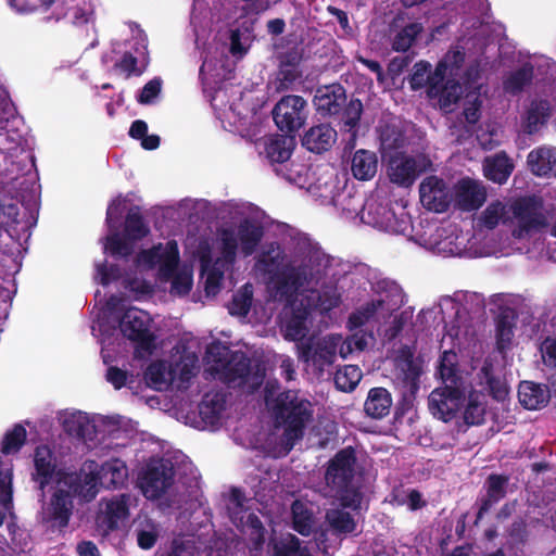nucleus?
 Instances as JSON below:
<instances>
[{
  "instance_id": "f257e3e1",
  "label": "nucleus",
  "mask_w": 556,
  "mask_h": 556,
  "mask_svg": "<svg viewBox=\"0 0 556 556\" xmlns=\"http://www.w3.org/2000/svg\"><path fill=\"white\" fill-rule=\"evenodd\" d=\"M455 358L453 352L445 351L441 355L439 372L444 387L434 389L428 397L430 413L444 422L456 417L466 400V381L459 374Z\"/></svg>"
},
{
  "instance_id": "f03ea898",
  "label": "nucleus",
  "mask_w": 556,
  "mask_h": 556,
  "mask_svg": "<svg viewBox=\"0 0 556 556\" xmlns=\"http://www.w3.org/2000/svg\"><path fill=\"white\" fill-rule=\"evenodd\" d=\"M276 420L285 426L282 439L288 452L304 434L306 424L313 417L312 404L299 396V392L287 390L277 394L271 405Z\"/></svg>"
},
{
  "instance_id": "7ed1b4c3",
  "label": "nucleus",
  "mask_w": 556,
  "mask_h": 556,
  "mask_svg": "<svg viewBox=\"0 0 556 556\" xmlns=\"http://www.w3.org/2000/svg\"><path fill=\"white\" fill-rule=\"evenodd\" d=\"M313 102L318 114L338 117L348 131L355 132L362 117L363 103L357 98L348 101L346 90L341 84L319 86Z\"/></svg>"
},
{
  "instance_id": "20e7f679",
  "label": "nucleus",
  "mask_w": 556,
  "mask_h": 556,
  "mask_svg": "<svg viewBox=\"0 0 556 556\" xmlns=\"http://www.w3.org/2000/svg\"><path fill=\"white\" fill-rule=\"evenodd\" d=\"M510 210L517 219V227L513 230L515 238L521 239L548 226L541 197L532 194L518 198L511 203Z\"/></svg>"
},
{
  "instance_id": "39448f33",
  "label": "nucleus",
  "mask_w": 556,
  "mask_h": 556,
  "mask_svg": "<svg viewBox=\"0 0 556 556\" xmlns=\"http://www.w3.org/2000/svg\"><path fill=\"white\" fill-rule=\"evenodd\" d=\"M430 165V160L424 155L415 157L405 152H396L388 161L387 175L392 184L408 188Z\"/></svg>"
},
{
  "instance_id": "423d86ee",
  "label": "nucleus",
  "mask_w": 556,
  "mask_h": 556,
  "mask_svg": "<svg viewBox=\"0 0 556 556\" xmlns=\"http://www.w3.org/2000/svg\"><path fill=\"white\" fill-rule=\"evenodd\" d=\"M273 118L276 126L286 134L296 132L308 116L306 100L296 94L282 97L273 109Z\"/></svg>"
},
{
  "instance_id": "0eeeda50",
  "label": "nucleus",
  "mask_w": 556,
  "mask_h": 556,
  "mask_svg": "<svg viewBox=\"0 0 556 556\" xmlns=\"http://www.w3.org/2000/svg\"><path fill=\"white\" fill-rule=\"evenodd\" d=\"M175 477L174 466L168 459L150 462L139 479L142 494L149 500H159L173 485Z\"/></svg>"
},
{
  "instance_id": "6e6552de",
  "label": "nucleus",
  "mask_w": 556,
  "mask_h": 556,
  "mask_svg": "<svg viewBox=\"0 0 556 556\" xmlns=\"http://www.w3.org/2000/svg\"><path fill=\"white\" fill-rule=\"evenodd\" d=\"M150 318L147 313L137 308H128L122 316L119 329L132 342L137 350L152 353L155 348V334L149 328Z\"/></svg>"
},
{
  "instance_id": "1a4fd4ad",
  "label": "nucleus",
  "mask_w": 556,
  "mask_h": 556,
  "mask_svg": "<svg viewBox=\"0 0 556 556\" xmlns=\"http://www.w3.org/2000/svg\"><path fill=\"white\" fill-rule=\"evenodd\" d=\"M355 447L349 445L339 450L327 463L325 481L328 488L349 486L356 473Z\"/></svg>"
},
{
  "instance_id": "9d476101",
  "label": "nucleus",
  "mask_w": 556,
  "mask_h": 556,
  "mask_svg": "<svg viewBox=\"0 0 556 556\" xmlns=\"http://www.w3.org/2000/svg\"><path fill=\"white\" fill-rule=\"evenodd\" d=\"M314 278L312 269L307 264L302 263L291 266L283 271L276 274L274 289L280 298L291 300L296 296L299 290L308 285Z\"/></svg>"
},
{
  "instance_id": "9b49d317",
  "label": "nucleus",
  "mask_w": 556,
  "mask_h": 556,
  "mask_svg": "<svg viewBox=\"0 0 556 556\" xmlns=\"http://www.w3.org/2000/svg\"><path fill=\"white\" fill-rule=\"evenodd\" d=\"M421 204L429 211L444 213L451 204L450 190L443 179L437 176L426 177L419 186Z\"/></svg>"
},
{
  "instance_id": "f8f14e48",
  "label": "nucleus",
  "mask_w": 556,
  "mask_h": 556,
  "mask_svg": "<svg viewBox=\"0 0 556 556\" xmlns=\"http://www.w3.org/2000/svg\"><path fill=\"white\" fill-rule=\"evenodd\" d=\"M129 516L128 496L122 494L113 497L105 504L103 513L97 517V527L103 536L118 531L125 525Z\"/></svg>"
},
{
  "instance_id": "ddd939ff",
  "label": "nucleus",
  "mask_w": 556,
  "mask_h": 556,
  "mask_svg": "<svg viewBox=\"0 0 556 556\" xmlns=\"http://www.w3.org/2000/svg\"><path fill=\"white\" fill-rule=\"evenodd\" d=\"M58 467L56 456L48 445H38L34 451L31 480L43 491L53 480Z\"/></svg>"
},
{
  "instance_id": "4468645a",
  "label": "nucleus",
  "mask_w": 556,
  "mask_h": 556,
  "mask_svg": "<svg viewBox=\"0 0 556 556\" xmlns=\"http://www.w3.org/2000/svg\"><path fill=\"white\" fill-rule=\"evenodd\" d=\"M251 374V359L241 351H235L217 374L218 379L228 386H244Z\"/></svg>"
},
{
  "instance_id": "2eb2a0df",
  "label": "nucleus",
  "mask_w": 556,
  "mask_h": 556,
  "mask_svg": "<svg viewBox=\"0 0 556 556\" xmlns=\"http://www.w3.org/2000/svg\"><path fill=\"white\" fill-rule=\"evenodd\" d=\"M517 320L518 315L514 308L508 306L500 308L495 318V348L502 355L511 348Z\"/></svg>"
},
{
  "instance_id": "dca6fc26",
  "label": "nucleus",
  "mask_w": 556,
  "mask_h": 556,
  "mask_svg": "<svg viewBox=\"0 0 556 556\" xmlns=\"http://www.w3.org/2000/svg\"><path fill=\"white\" fill-rule=\"evenodd\" d=\"M486 200V191L483 186L470 178L462 179L456 188L455 203L464 212L480 208Z\"/></svg>"
},
{
  "instance_id": "f3484780",
  "label": "nucleus",
  "mask_w": 556,
  "mask_h": 556,
  "mask_svg": "<svg viewBox=\"0 0 556 556\" xmlns=\"http://www.w3.org/2000/svg\"><path fill=\"white\" fill-rule=\"evenodd\" d=\"M302 146L313 153H323L331 149L337 141V130L329 123H320L307 129Z\"/></svg>"
},
{
  "instance_id": "a211bd4d",
  "label": "nucleus",
  "mask_w": 556,
  "mask_h": 556,
  "mask_svg": "<svg viewBox=\"0 0 556 556\" xmlns=\"http://www.w3.org/2000/svg\"><path fill=\"white\" fill-rule=\"evenodd\" d=\"M73 495L68 490L58 489L51 496L47 509L48 521L60 529L68 526L73 514Z\"/></svg>"
},
{
  "instance_id": "6ab92c4d",
  "label": "nucleus",
  "mask_w": 556,
  "mask_h": 556,
  "mask_svg": "<svg viewBox=\"0 0 556 556\" xmlns=\"http://www.w3.org/2000/svg\"><path fill=\"white\" fill-rule=\"evenodd\" d=\"M509 477L506 475L491 473L484 482L486 491L485 496L480 498V506L476 516V523L482 519L495 504L503 500L507 494Z\"/></svg>"
},
{
  "instance_id": "aec40b11",
  "label": "nucleus",
  "mask_w": 556,
  "mask_h": 556,
  "mask_svg": "<svg viewBox=\"0 0 556 556\" xmlns=\"http://www.w3.org/2000/svg\"><path fill=\"white\" fill-rule=\"evenodd\" d=\"M527 164L536 177H556V148L542 146L533 149L528 154Z\"/></svg>"
},
{
  "instance_id": "412c9836",
  "label": "nucleus",
  "mask_w": 556,
  "mask_h": 556,
  "mask_svg": "<svg viewBox=\"0 0 556 556\" xmlns=\"http://www.w3.org/2000/svg\"><path fill=\"white\" fill-rule=\"evenodd\" d=\"M445 78L446 76L437 78L434 77V73H432V77H430V87L427 89V94L431 99H438L441 108L447 109L459 100L462 86L454 78Z\"/></svg>"
},
{
  "instance_id": "4be33fe9",
  "label": "nucleus",
  "mask_w": 556,
  "mask_h": 556,
  "mask_svg": "<svg viewBox=\"0 0 556 556\" xmlns=\"http://www.w3.org/2000/svg\"><path fill=\"white\" fill-rule=\"evenodd\" d=\"M552 116V105L548 100H532L525 112L521 127L525 134L534 135L544 127Z\"/></svg>"
},
{
  "instance_id": "5701e85b",
  "label": "nucleus",
  "mask_w": 556,
  "mask_h": 556,
  "mask_svg": "<svg viewBox=\"0 0 556 556\" xmlns=\"http://www.w3.org/2000/svg\"><path fill=\"white\" fill-rule=\"evenodd\" d=\"M399 368L402 372L403 388L417 393L420 387L421 366L415 361L414 353L405 345L400 350Z\"/></svg>"
},
{
  "instance_id": "b1692460",
  "label": "nucleus",
  "mask_w": 556,
  "mask_h": 556,
  "mask_svg": "<svg viewBox=\"0 0 556 556\" xmlns=\"http://www.w3.org/2000/svg\"><path fill=\"white\" fill-rule=\"evenodd\" d=\"M519 403L527 409H541L549 400V389L545 384L533 381H521L518 387Z\"/></svg>"
},
{
  "instance_id": "393cba45",
  "label": "nucleus",
  "mask_w": 556,
  "mask_h": 556,
  "mask_svg": "<svg viewBox=\"0 0 556 556\" xmlns=\"http://www.w3.org/2000/svg\"><path fill=\"white\" fill-rule=\"evenodd\" d=\"M99 485L103 489L122 488L128 479L126 463L119 458H111L99 467Z\"/></svg>"
},
{
  "instance_id": "a878e982",
  "label": "nucleus",
  "mask_w": 556,
  "mask_h": 556,
  "mask_svg": "<svg viewBox=\"0 0 556 556\" xmlns=\"http://www.w3.org/2000/svg\"><path fill=\"white\" fill-rule=\"evenodd\" d=\"M393 399L390 391L383 387H375L368 391L364 403V412L371 419H382L390 414Z\"/></svg>"
},
{
  "instance_id": "bb28decb",
  "label": "nucleus",
  "mask_w": 556,
  "mask_h": 556,
  "mask_svg": "<svg viewBox=\"0 0 556 556\" xmlns=\"http://www.w3.org/2000/svg\"><path fill=\"white\" fill-rule=\"evenodd\" d=\"M237 237L240 242L241 252L244 256L252 255L264 237V228L261 224L244 218L237 228Z\"/></svg>"
},
{
  "instance_id": "cd10ccee",
  "label": "nucleus",
  "mask_w": 556,
  "mask_h": 556,
  "mask_svg": "<svg viewBox=\"0 0 556 556\" xmlns=\"http://www.w3.org/2000/svg\"><path fill=\"white\" fill-rule=\"evenodd\" d=\"M325 522L330 532L337 538H346L355 533L357 522L354 517L342 508H329L325 514Z\"/></svg>"
},
{
  "instance_id": "c85d7f7f",
  "label": "nucleus",
  "mask_w": 556,
  "mask_h": 556,
  "mask_svg": "<svg viewBox=\"0 0 556 556\" xmlns=\"http://www.w3.org/2000/svg\"><path fill=\"white\" fill-rule=\"evenodd\" d=\"M378 169V157L372 151L359 149L351 161V172L355 179L367 181L375 177Z\"/></svg>"
},
{
  "instance_id": "c756f323",
  "label": "nucleus",
  "mask_w": 556,
  "mask_h": 556,
  "mask_svg": "<svg viewBox=\"0 0 556 556\" xmlns=\"http://www.w3.org/2000/svg\"><path fill=\"white\" fill-rule=\"evenodd\" d=\"M294 148V137L285 135H274L265 141V153L271 163L287 162Z\"/></svg>"
},
{
  "instance_id": "7c9ffc66",
  "label": "nucleus",
  "mask_w": 556,
  "mask_h": 556,
  "mask_svg": "<svg viewBox=\"0 0 556 556\" xmlns=\"http://www.w3.org/2000/svg\"><path fill=\"white\" fill-rule=\"evenodd\" d=\"M225 396L219 392L205 393L199 404V414L202 420L210 426H216L225 409Z\"/></svg>"
},
{
  "instance_id": "2f4dec72",
  "label": "nucleus",
  "mask_w": 556,
  "mask_h": 556,
  "mask_svg": "<svg viewBox=\"0 0 556 556\" xmlns=\"http://www.w3.org/2000/svg\"><path fill=\"white\" fill-rule=\"evenodd\" d=\"M198 361L195 354H187L180 358V362L176 363L175 367L169 369L168 375L172 380L177 377L179 389H187L189 387L191 379L197 375Z\"/></svg>"
},
{
  "instance_id": "473e14b6",
  "label": "nucleus",
  "mask_w": 556,
  "mask_h": 556,
  "mask_svg": "<svg viewBox=\"0 0 556 556\" xmlns=\"http://www.w3.org/2000/svg\"><path fill=\"white\" fill-rule=\"evenodd\" d=\"M135 241L126 237L125 233L123 237L118 231H114L105 238L104 252L113 257L126 260L135 251Z\"/></svg>"
},
{
  "instance_id": "72a5a7b5",
  "label": "nucleus",
  "mask_w": 556,
  "mask_h": 556,
  "mask_svg": "<svg viewBox=\"0 0 556 556\" xmlns=\"http://www.w3.org/2000/svg\"><path fill=\"white\" fill-rule=\"evenodd\" d=\"M150 232L149 226L146 224L138 205L129 208L124 225V233L132 240H141Z\"/></svg>"
},
{
  "instance_id": "f704fd0d",
  "label": "nucleus",
  "mask_w": 556,
  "mask_h": 556,
  "mask_svg": "<svg viewBox=\"0 0 556 556\" xmlns=\"http://www.w3.org/2000/svg\"><path fill=\"white\" fill-rule=\"evenodd\" d=\"M480 375L485 381L491 396L498 402L505 401L508 396L509 389L500 377L494 375V368L491 362H484L480 369Z\"/></svg>"
},
{
  "instance_id": "c9c22d12",
  "label": "nucleus",
  "mask_w": 556,
  "mask_h": 556,
  "mask_svg": "<svg viewBox=\"0 0 556 556\" xmlns=\"http://www.w3.org/2000/svg\"><path fill=\"white\" fill-rule=\"evenodd\" d=\"M384 301L382 299L366 302L359 308L352 312L348 318L346 327L349 330H355L366 325L382 308Z\"/></svg>"
},
{
  "instance_id": "e433bc0d",
  "label": "nucleus",
  "mask_w": 556,
  "mask_h": 556,
  "mask_svg": "<svg viewBox=\"0 0 556 556\" xmlns=\"http://www.w3.org/2000/svg\"><path fill=\"white\" fill-rule=\"evenodd\" d=\"M533 76V66L530 63H526L518 70L510 73V75L504 80V89L508 93L517 94L532 83Z\"/></svg>"
},
{
  "instance_id": "4c0bfd02",
  "label": "nucleus",
  "mask_w": 556,
  "mask_h": 556,
  "mask_svg": "<svg viewBox=\"0 0 556 556\" xmlns=\"http://www.w3.org/2000/svg\"><path fill=\"white\" fill-rule=\"evenodd\" d=\"M291 511L293 530L303 536L311 535L315 522L313 513L299 501L293 502Z\"/></svg>"
},
{
  "instance_id": "58836bf2",
  "label": "nucleus",
  "mask_w": 556,
  "mask_h": 556,
  "mask_svg": "<svg viewBox=\"0 0 556 556\" xmlns=\"http://www.w3.org/2000/svg\"><path fill=\"white\" fill-rule=\"evenodd\" d=\"M201 277L205 279L204 290L206 295H216L220 291L224 273L211 264L208 255L201 257Z\"/></svg>"
},
{
  "instance_id": "ea45409f",
  "label": "nucleus",
  "mask_w": 556,
  "mask_h": 556,
  "mask_svg": "<svg viewBox=\"0 0 556 556\" xmlns=\"http://www.w3.org/2000/svg\"><path fill=\"white\" fill-rule=\"evenodd\" d=\"M483 395L475 390L468 394V403L464 410V421L468 426H479L484 422L485 405Z\"/></svg>"
},
{
  "instance_id": "a19ab883",
  "label": "nucleus",
  "mask_w": 556,
  "mask_h": 556,
  "mask_svg": "<svg viewBox=\"0 0 556 556\" xmlns=\"http://www.w3.org/2000/svg\"><path fill=\"white\" fill-rule=\"evenodd\" d=\"M253 301V289L251 283H245L232 295L228 304V312L232 316L247 317L250 313Z\"/></svg>"
},
{
  "instance_id": "79ce46f5",
  "label": "nucleus",
  "mask_w": 556,
  "mask_h": 556,
  "mask_svg": "<svg viewBox=\"0 0 556 556\" xmlns=\"http://www.w3.org/2000/svg\"><path fill=\"white\" fill-rule=\"evenodd\" d=\"M424 27L420 23L414 22L405 25L393 38L392 49L396 52H406L422 33Z\"/></svg>"
},
{
  "instance_id": "37998d69",
  "label": "nucleus",
  "mask_w": 556,
  "mask_h": 556,
  "mask_svg": "<svg viewBox=\"0 0 556 556\" xmlns=\"http://www.w3.org/2000/svg\"><path fill=\"white\" fill-rule=\"evenodd\" d=\"M465 62V53L460 50L448 51L444 58L437 64L434 70V77L442 78L450 75L455 76L458 74L460 67Z\"/></svg>"
},
{
  "instance_id": "c03bdc74",
  "label": "nucleus",
  "mask_w": 556,
  "mask_h": 556,
  "mask_svg": "<svg viewBox=\"0 0 556 556\" xmlns=\"http://www.w3.org/2000/svg\"><path fill=\"white\" fill-rule=\"evenodd\" d=\"M513 172V165L506 156H495L484 167V176L496 184H504Z\"/></svg>"
},
{
  "instance_id": "a18cd8bd",
  "label": "nucleus",
  "mask_w": 556,
  "mask_h": 556,
  "mask_svg": "<svg viewBox=\"0 0 556 556\" xmlns=\"http://www.w3.org/2000/svg\"><path fill=\"white\" fill-rule=\"evenodd\" d=\"M362 370L356 365H345L334 375L336 387L343 392H352L362 379Z\"/></svg>"
},
{
  "instance_id": "49530a36",
  "label": "nucleus",
  "mask_w": 556,
  "mask_h": 556,
  "mask_svg": "<svg viewBox=\"0 0 556 556\" xmlns=\"http://www.w3.org/2000/svg\"><path fill=\"white\" fill-rule=\"evenodd\" d=\"M331 491L334 492L336 497L339 501L342 509H352L354 511L359 510L363 502V493L358 488L353 486V483L349 486H336Z\"/></svg>"
},
{
  "instance_id": "de8ad7c7",
  "label": "nucleus",
  "mask_w": 556,
  "mask_h": 556,
  "mask_svg": "<svg viewBox=\"0 0 556 556\" xmlns=\"http://www.w3.org/2000/svg\"><path fill=\"white\" fill-rule=\"evenodd\" d=\"M27 438L26 429L23 425H14L12 430H9L1 442V452L4 455L17 453L25 444Z\"/></svg>"
},
{
  "instance_id": "09e8293b",
  "label": "nucleus",
  "mask_w": 556,
  "mask_h": 556,
  "mask_svg": "<svg viewBox=\"0 0 556 556\" xmlns=\"http://www.w3.org/2000/svg\"><path fill=\"white\" fill-rule=\"evenodd\" d=\"M306 333V312L299 311L293 313L286 324L285 339L298 342L304 339Z\"/></svg>"
},
{
  "instance_id": "8fccbe9b",
  "label": "nucleus",
  "mask_w": 556,
  "mask_h": 556,
  "mask_svg": "<svg viewBox=\"0 0 556 556\" xmlns=\"http://www.w3.org/2000/svg\"><path fill=\"white\" fill-rule=\"evenodd\" d=\"M0 527L3 525L5 516L12 509V473L0 470Z\"/></svg>"
},
{
  "instance_id": "3c124183",
  "label": "nucleus",
  "mask_w": 556,
  "mask_h": 556,
  "mask_svg": "<svg viewBox=\"0 0 556 556\" xmlns=\"http://www.w3.org/2000/svg\"><path fill=\"white\" fill-rule=\"evenodd\" d=\"M233 352L219 341L211 343L206 348V357L208 362L213 363L212 371L217 375L223 365L232 356Z\"/></svg>"
},
{
  "instance_id": "603ef678",
  "label": "nucleus",
  "mask_w": 556,
  "mask_h": 556,
  "mask_svg": "<svg viewBox=\"0 0 556 556\" xmlns=\"http://www.w3.org/2000/svg\"><path fill=\"white\" fill-rule=\"evenodd\" d=\"M302 75L301 68L279 65L275 81L276 90L287 91L292 89L295 83L302 78Z\"/></svg>"
},
{
  "instance_id": "864d4df0",
  "label": "nucleus",
  "mask_w": 556,
  "mask_h": 556,
  "mask_svg": "<svg viewBox=\"0 0 556 556\" xmlns=\"http://www.w3.org/2000/svg\"><path fill=\"white\" fill-rule=\"evenodd\" d=\"M430 70L431 65L427 61H419L414 65L413 73L409 77L412 90L417 91L424 87H427V89L430 87V77H432Z\"/></svg>"
},
{
  "instance_id": "5fc2aeb1",
  "label": "nucleus",
  "mask_w": 556,
  "mask_h": 556,
  "mask_svg": "<svg viewBox=\"0 0 556 556\" xmlns=\"http://www.w3.org/2000/svg\"><path fill=\"white\" fill-rule=\"evenodd\" d=\"M162 256V271L166 275H172L179 263V249L175 240L166 242L165 248L161 247Z\"/></svg>"
},
{
  "instance_id": "6e6d98bb",
  "label": "nucleus",
  "mask_w": 556,
  "mask_h": 556,
  "mask_svg": "<svg viewBox=\"0 0 556 556\" xmlns=\"http://www.w3.org/2000/svg\"><path fill=\"white\" fill-rule=\"evenodd\" d=\"M238 237L231 229L224 228L220 231V253L225 261L233 263L238 250Z\"/></svg>"
},
{
  "instance_id": "4d7b16f0",
  "label": "nucleus",
  "mask_w": 556,
  "mask_h": 556,
  "mask_svg": "<svg viewBox=\"0 0 556 556\" xmlns=\"http://www.w3.org/2000/svg\"><path fill=\"white\" fill-rule=\"evenodd\" d=\"M91 427L92 426L90 425L88 418L80 414L73 415L71 418L64 420L65 431L78 439H86Z\"/></svg>"
},
{
  "instance_id": "13d9d810",
  "label": "nucleus",
  "mask_w": 556,
  "mask_h": 556,
  "mask_svg": "<svg viewBox=\"0 0 556 556\" xmlns=\"http://www.w3.org/2000/svg\"><path fill=\"white\" fill-rule=\"evenodd\" d=\"M167 369L165 363L162 361L152 362L149 364L144 371V379L147 383L155 389H160L162 384L166 383Z\"/></svg>"
},
{
  "instance_id": "bf43d9fd",
  "label": "nucleus",
  "mask_w": 556,
  "mask_h": 556,
  "mask_svg": "<svg viewBox=\"0 0 556 556\" xmlns=\"http://www.w3.org/2000/svg\"><path fill=\"white\" fill-rule=\"evenodd\" d=\"M505 214V205L495 201L490 203L482 212L481 222L488 229H494Z\"/></svg>"
},
{
  "instance_id": "052dcab7",
  "label": "nucleus",
  "mask_w": 556,
  "mask_h": 556,
  "mask_svg": "<svg viewBox=\"0 0 556 556\" xmlns=\"http://www.w3.org/2000/svg\"><path fill=\"white\" fill-rule=\"evenodd\" d=\"M114 66L115 68L125 73L126 78L131 76H140L144 72V68L138 66V59L130 52H125Z\"/></svg>"
},
{
  "instance_id": "680f3d73",
  "label": "nucleus",
  "mask_w": 556,
  "mask_h": 556,
  "mask_svg": "<svg viewBox=\"0 0 556 556\" xmlns=\"http://www.w3.org/2000/svg\"><path fill=\"white\" fill-rule=\"evenodd\" d=\"M126 200L117 197L108 206L106 224L110 229H117L125 210Z\"/></svg>"
},
{
  "instance_id": "e2e57ef3",
  "label": "nucleus",
  "mask_w": 556,
  "mask_h": 556,
  "mask_svg": "<svg viewBox=\"0 0 556 556\" xmlns=\"http://www.w3.org/2000/svg\"><path fill=\"white\" fill-rule=\"evenodd\" d=\"M161 90L162 79L160 77H154L142 87L140 93L137 97V101L140 104H151L161 93Z\"/></svg>"
},
{
  "instance_id": "0e129e2a",
  "label": "nucleus",
  "mask_w": 556,
  "mask_h": 556,
  "mask_svg": "<svg viewBox=\"0 0 556 556\" xmlns=\"http://www.w3.org/2000/svg\"><path fill=\"white\" fill-rule=\"evenodd\" d=\"M540 352L544 365L556 369V338L546 337L540 344Z\"/></svg>"
},
{
  "instance_id": "69168bd1",
  "label": "nucleus",
  "mask_w": 556,
  "mask_h": 556,
  "mask_svg": "<svg viewBox=\"0 0 556 556\" xmlns=\"http://www.w3.org/2000/svg\"><path fill=\"white\" fill-rule=\"evenodd\" d=\"M97 273L100 276V283L104 287L118 280L122 276L118 265H108L105 261L97 265Z\"/></svg>"
},
{
  "instance_id": "338daca9",
  "label": "nucleus",
  "mask_w": 556,
  "mask_h": 556,
  "mask_svg": "<svg viewBox=\"0 0 556 556\" xmlns=\"http://www.w3.org/2000/svg\"><path fill=\"white\" fill-rule=\"evenodd\" d=\"M192 289V276L179 273L172 280V292L178 295H187Z\"/></svg>"
},
{
  "instance_id": "774afa93",
  "label": "nucleus",
  "mask_w": 556,
  "mask_h": 556,
  "mask_svg": "<svg viewBox=\"0 0 556 556\" xmlns=\"http://www.w3.org/2000/svg\"><path fill=\"white\" fill-rule=\"evenodd\" d=\"M327 12L337 18L344 37L352 38L354 36V29L350 25L349 15L345 11L333 5H328Z\"/></svg>"
}]
</instances>
